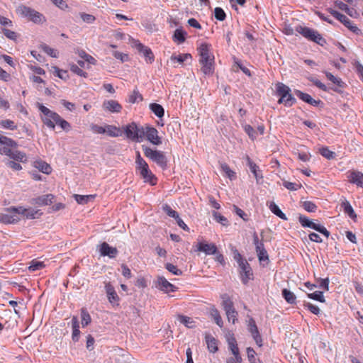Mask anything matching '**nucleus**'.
Returning <instances> with one entry per match:
<instances>
[{"label":"nucleus","instance_id":"obj_32","mask_svg":"<svg viewBox=\"0 0 363 363\" xmlns=\"http://www.w3.org/2000/svg\"><path fill=\"white\" fill-rule=\"evenodd\" d=\"M35 167L44 174H49L52 172V167L47 162L38 160L35 162Z\"/></svg>","mask_w":363,"mask_h":363},{"label":"nucleus","instance_id":"obj_56","mask_svg":"<svg viewBox=\"0 0 363 363\" xmlns=\"http://www.w3.org/2000/svg\"><path fill=\"white\" fill-rule=\"evenodd\" d=\"M54 74L57 76L59 78L66 80L69 75L68 72L66 70L60 69L57 67H53Z\"/></svg>","mask_w":363,"mask_h":363},{"label":"nucleus","instance_id":"obj_44","mask_svg":"<svg viewBox=\"0 0 363 363\" xmlns=\"http://www.w3.org/2000/svg\"><path fill=\"white\" fill-rule=\"evenodd\" d=\"M94 195H79L74 194V198L79 204L87 203L89 201L94 199Z\"/></svg>","mask_w":363,"mask_h":363},{"label":"nucleus","instance_id":"obj_23","mask_svg":"<svg viewBox=\"0 0 363 363\" xmlns=\"http://www.w3.org/2000/svg\"><path fill=\"white\" fill-rule=\"evenodd\" d=\"M197 250L203 252L206 255H215L217 252V247L213 243L199 242Z\"/></svg>","mask_w":363,"mask_h":363},{"label":"nucleus","instance_id":"obj_40","mask_svg":"<svg viewBox=\"0 0 363 363\" xmlns=\"http://www.w3.org/2000/svg\"><path fill=\"white\" fill-rule=\"evenodd\" d=\"M221 298L223 299L222 306L225 312L235 308L233 302L227 294H223Z\"/></svg>","mask_w":363,"mask_h":363},{"label":"nucleus","instance_id":"obj_34","mask_svg":"<svg viewBox=\"0 0 363 363\" xmlns=\"http://www.w3.org/2000/svg\"><path fill=\"white\" fill-rule=\"evenodd\" d=\"M186 35V33L184 30L177 28L174 30L173 40L178 44H182L185 41Z\"/></svg>","mask_w":363,"mask_h":363},{"label":"nucleus","instance_id":"obj_39","mask_svg":"<svg viewBox=\"0 0 363 363\" xmlns=\"http://www.w3.org/2000/svg\"><path fill=\"white\" fill-rule=\"evenodd\" d=\"M269 208L274 214H275L281 219L284 220H287V217L286 216V215L280 210L279 206L275 203L271 202L269 206Z\"/></svg>","mask_w":363,"mask_h":363},{"label":"nucleus","instance_id":"obj_43","mask_svg":"<svg viewBox=\"0 0 363 363\" xmlns=\"http://www.w3.org/2000/svg\"><path fill=\"white\" fill-rule=\"evenodd\" d=\"M143 99L142 94L135 89L128 96V102L131 104L142 101Z\"/></svg>","mask_w":363,"mask_h":363},{"label":"nucleus","instance_id":"obj_41","mask_svg":"<svg viewBox=\"0 0 363 363\" xmlns=\"http://www.w3.org/2000/svg\"><path fill=\"white\" fill-rule=\"evenodd\" d=\"M247 359L250 363H263L259 358H256L255 350L250 347L246 349Z\"/></svg>","mask_w":363,"mask_h":363},{"label":"nucleus","instance_id":"obj_15","mask_svg":"<svg viewBox=\"0 0 363 363\" xmlns=\"http://www.w3.org/2000/svg\"><path fill=\"white\" fill-rule=\"evenodd\" d=\"M247 329L256 344L259 347H262L263 345V340L261 335L259 334L255 320L252 318H250L248 320Z\"/></svg>","mask_w":363,"mask_h":363},{"label":"nucleus","instance_id":"obj_7","mask_svg":"<svg viewBox=\"0 0 363 363\" xmlns=\"http://www.w3.org/2000/svg\"><path fill=\"white\" fill-rule=\"evenodd\" d=\"M327 11L336 19L340 21L345 26L354 33L359 34L361 33L360 30L356 26L352 21H350L346 16L340 13V12L331 9H327Z\"/></svg>","mask_w":363,"mask_h":363},{"label":"nucleus","instance_id":"obj_46","mask_svg":"<svg viewBox=\"0 0 363 363\" xmlns=\"http://www.w3.org/2000/svg\"><path fill=\"white\" fill-rule=\"evenodd\" d=\"M81 318L83 327L88 325L91 321V315L85 308L81 309Z\"/></svg>","mask_w":363,"mask_h":363},{"label":"nucleus","instance_id":"obj_58","mask_svg":"<svg viewBox=\"0 0 363 363\" xmlns=\"http://www.w3.org/2000/svg\"><path fill=\"white\" fill-rule=\"evenodd\" d=\"M247 164L250 169V171L253 173L254 176L257 178L259 177L258 175V171H259V167L252 162L249 157H247Z\"/></svg>","mask_w":363,"mask_h":363},{"label":"nucleus","instance_id":"obj_59","mask_svg":"<svg viewBox=\"0 0 363 363\" xmlns=\"http://www.w3.org/2000/svg\"><path fill=\"white\" fill-rule=\"evenodd\" d=\"M165 268L167 269L169 272L172 273L174 275H182V271L177 268L176 265H174L171 263H167L165 264Z\"/></svg>","mask_w":363,"mask_h":363},{"label":"nucleus","instance_id":"obj_64","mask_svg":"<svg viewBox=\"0 0 363 363\" xmlns=\"http://www.w3.org/2000/svg\"><path fill=\"white\" fill-rule=\"evenodd\" d=\"M213 216L214 217V219L218 223H220V224H222L223 225H225V226L228 225V221L225 216H222L221 214H220L218 212H213Z\"/></svg>","mask_w":363,"mask_h":363},{"label":"nucleus","instance_id":"obj_52","mask_svg":"<svg viewBox=\"0 0 363 363\" xmlns=\"http://www.w3.org/2000/svg\"><path fill=\"white\" fill-rule=\"evenodd\" d=\"M303 306L305 308H307L311 313L315 315H319L320 313V309L318 306L313 305L310 302H304Z\"/></svg>","mask_w":363,"mask_h":363},{"label":"nucleus","instance_id":"obj_53","mask_svg":"<svg viewBox=\"0 0 363 363\" xmlns=\"http://www.w3.org/2000/svg\"><path fill=\"white\" fill-rule=\"evenodd\" d=\"M42 50L48 55H50L52 57H58V52L57 50L50 48L46 44H43L41 45Z\"/></svg>","mask_w":363,"mask_h":363},{"label":"nucleus","instance_id":"obj_47","mask_svg":"<svg viewBox=\"0 0 363 363\" xmlns=\"http://www.w3.org/2000/svg\"><path fill=\"white\" fill-rule=\"evenodd\" d=\"M45 267V264L43 262L38 261L37 259H33L30 262V266L28 267V269L30 272H35L40 269H43Z\"/></svg>","mask_w":363,"mask_h":363},{"label":"nucleus","instance_id":"obj_4","mask_svg":"<svg viewBox=\"0 0 363 363\" xmlns=\"http://www.w3.org/2000/svg\"><path fill=\"white\" fill-rule=\"evenodd\" d=\"M37 107L42 113L40 118L43 123L47 127L50 128L52 130H54L55 121H56V118H57L59 114L55 111L50 110L48 108H47L46 106L40 103L37 104Z\"/></svg>","mask_w":363,"mask_h":363},{"label":"nucleus","instance_id":"obj_8","mask_svg":"<svg viewBox=\"0 0 363 363\" xmlns=\"http://www.w3.org/2000/svg\"><path fill=\"white\" fill-rule=\"evenodd\" d=\"M131 43L132 46L144 56L147 63L152 64L155 61V55L149 47L144 45L138 40L135 39H132Z\"/></svg>","mask_w":363,"mask_h":363},{"label":"nucleus","instance_id":"obj_21","mask_svg":"<svg viewBox=\"0 0 363 363\" xmlns=\"http://www.w3.org/2000/svg\"><path fill=\"white\" fill-rule=\"evenodd\" d=\"M103 108L111 113H120L122 110V106L116 100H108L103 103Z\"/></svg>","mask_w":363,"mask_h":363},{"label":"nucleus","instance_id":"obj_6","mask_svg":"<svg viewBox=\"0 0 363 363\" xmlns=\"http://www.w3.org/2000/svg\"><path fill=\"white\" fill-rule=\"evenodd\" d=\"M18 12L35 23H42L46 21L45 17L38 11L26 6H20Z\"/></svg>","mask_w":363,"mask_h":363},{"label":"nucleus","instance_id":"obj_24","mask_svg":"<svg viewBox=\"0 0 363 363\" xmlns=\"http://www.w3.org/2000/svg\"><path fill=\"white\" fill-rule=\"evenodd\" d=\"M106 292L107 294L108 299L109 302L114 305L118 304L119 297L115 291L114 287L110 283H107L105 285Z\"/></svg>","mask_w":363,"mask_h":363},{"label":"nucleus","instance_id":"obj_25","mask_svg":"<svg viewBox=\"0 0 363 363\" xmlns=\"http://www.w3.org/2000/svg\"><path fill=\"white\" fill-rule=\"evenodd\" d=\"M201 65V71L203 72L204 75L211 76L214 73L215 66H214V60L213 61H203L199 62Z\"/></svg>","mask_w":363,"mask_h":363},{"label":"nucleus","instance_id":"obj_50","mask_svg":"<svg viewBox=\"0 0 363 363\" xmlns=\"http://www.w3.org/2000/svg\"><path fill=\"white\" fill-rule=\"evenodd\" d=\"M221 170L225 174V175L230 179H233L235 178V172H233L226 163L220 164Z\"/></svg>","mask_w":363,"mask_h":363},{"label":"nucleus","instance_id":"obj_10","mask_svg":"<svg viewBox=\"0 0 363 363\" xmlns=\"http://www.w3.org/2000/svg\"><path fill=\"white\" fill-rule=\"evenodd\" d=\"M298 220L303 227L312 228L322 233L326 238H328L330 235V232L323 225L313 223L305 216H300L298 217Z\"/></svg>","mask_w":363,"mask_h":363},{"label":"nucleus","instance_id":"obj_2","mask_svg":"<svg viewBox=\"0 0 363 363\" xmlns=\"http://www.w3.org/2000/svg\"><path fill=\"white\" fill-rule=\"evenodd\" d=\"M277 94L280 96L278 101L279 104H284L286 106H291L295 102L296 99L291 95L290 88L281 82L276 84Z\"/></svg>","mask_w":363,"mask_h":363},{"label":"nucleus","instance_id":"obj_13","mask_svg":"<svg viewBox=\"0 0 363 363\" xmlns=\"http://www.w3.org/2000/svg\"><path fill=\"white\" fill-rule=\"evenodd\" d=\"M197 50L200 56L199 62L215 60V57L211 52V45L210 44L207 43H201L197 48Z\"/></svg>","mask_w":363,"mask_h":363},{"label":"nucleus","instance_id":"obj_26","mask_svg":"<svg viewBox=\"0 0 363 363\" xmlns=\"http://www.w3.org/2000/svg\"><path fill=\"white\" fill-rule=\"evenodd\" d=\"M296 94L300 99L312 106H317L321 103L320 100H315L310 94L303 93L301 91H296Z\"/></svg>","mask_w":363,"mask_h":363},{"label":"nucleus","instance_id":"obj_14","mask_svg":"<svg viewBox=\"0 0 363 363\" xmlns=\"http://www.w3.org/2000/svg\"><path fill=\"white\" fill-rule=\"evenodd\" d=\"M17 147V143L11 138L0 135V154L9 155L12 147Z\"/></svg>","mask_w":363,"mask_h":363},{"label":"nucleus","instance_id":"obj_49","mask_svg":"<svg viewBox=\"0 0 363 363\" xmlns=\"http://www.w3.org/2000/svg\"><path fill=\"white\" fill-rule=\"evenodd\" d=\"M307 296L309 298H311V299H313V300H315V301H320L321 303H325V297L323 296V291H315L313 293H309V294H307Z\"/></svg>","mask_w":363,"mask_h":363},{"label":"nucleus","instance_id":"obj_55","mask_svg":"<svg viewBox=\"0 0 363 363\" xmlns=\"http://www.w3.org/2000/svg\"><path fill=\"white\" fill-rule=\"evenodd\" d=\"M283 186L290 191H296L301 187L300 183H294L288 181H284Z\"/></svg>","mask_w":363,"mask_h":363},{"label":"nucleus","instance_id":"obj_54","mask_svg":"<svg viewBox=\"0 0 363 363\" xmlns=\"http://www.w3.org/2000/svg\"><path fill=\"white\" fill-rule=\"evenodd\" d=\"M232 252L233 254V258L234 259L238 262V266H240L244 263L245 262H247L245 259H244L241 254L238 252V250L235 247L232 248Z\"/></svg>","mask_w":363,"mask_h":363},{"label":"nucleus","instance_id":"obj_62","mask_svg":"<svg viewBox=\"0 0 363 363\" xmlns=\"http://www.w3.org/2000/svg\"><path fill=\"white\" fill-rule=\"evenodd\" d=\"M228 320L229 322H232L233 324H235L238 320V312L235 311V309H233L231 311H228L225 312Z\"/></svg>","mask_w":363,"mask_h":363},{"label":"nucleus","instance_id":"obj_48","mask_svg":"<svg viewBox=\"0 0 363 363\" xmlns=\"http://www.w3.org/2000/svg\"><path fill=\"white\" fill-rule=\"evenodd\" d=\"M0 126L3 128L11 130H16L17 128V125H16L14 121L10 119L0 121Z\"/></svg>","mask_w":363,"mask_h":363},{"label":"nucleus","instance_id":"obj_57","mask_svg":"<svg viewBox=\"0 0 363 363\" xmlns=\"http://www.w3.org/2000/svg\"><path fill=\"white\" fill-rule=\"evenodd\" d=\"M79 16L82 20L86 23L91 24L96 21V17L91 14L82 12L79 13Z\"/></svg>","mask_w":363,"mask_h":363},{"label":"nucleus","instance_id":"obj_61","mask_svg":"<svg viewBox=\"0 0 363 363\" xmlns=\"http://www.w3.org/2000/svg\"><path fill=\"white\" fill-rule=\"evenodd\" d=\"M164 211L168 215L169 217L175 218V220L179 216L178 213L173 210L168 204H165L163 206Z\"/></svg>","mask_w":363,"mask_h":363},{"label":"nucleus","instance_id":"obj_35","mask_svg":"<svg viewBox=\"0 0 363 363\" xmlns=\"http://www.w3.org/2000/svg\"><path fill=\"white\" fill-rule=\"evenodd\" d=\"M177 319L188 328H194L196 326L195 321L190 317L178 315Z\"/></svg>","mask_w":363,"mask_h":363},{"label":"nucleus","instance_id":"obj_19","mask_svg":"<svg viewBox=\"0 0 363 363\" xmlns=\"http://www.w3.org/2000/svg\"><path fill=\"white\" fill-rule=\"evenodd\" d=\"M347 179L350 183L354 184L357 186H363V173L356 170L349 171Z\"/></svg>","mask_w":363,"mask_h":363},{"label":"nucleus","instance_id":"obj_60","mask_svg":"<svg viewBox=\"0 0 363 363\" xmlns=\"http://www.w3.org/2000/svg\"><path fill=\"white\" fill-rule=\"evenodd\" d=\"M302 206L308 212H315L317 209V206L311 201H304Z\"/></svg>","mask_w":363,"mask_h":363},{"label":"nucleus","instance_id":"obj_29","mask_svg":"<svg viewBox=\"0 0 363 363\" xmlns=\"http://www.w3.org/2000/svg\"><path fill=\"white\" fill-rule=\"evenodd\" d=\"M341 207L343 208V211L345 214L348 215L350 216V218H351L352 219H354L357 218V215L352 208V206H351L350 203L345 199L342 203H341Z\"/></svg>","mask_w":363,"mask_h":363},{"label":"nucleus","instance_id":"obj_63","mask_svg":"<svg viewBox=\"0 0 363 363\" xmlns=\"http://www.w3.org/2000/svg\"><path fill=\"white\" fill-rule=\"evenodd\" d=\"M215 18L220 21L225 19L226 15L223 9L220 7H216L214 10Z\"/></svg>","mask_w":363,"mask_h":363},{"label":"nucleus","instance_id":"obj_51","mask_svg":"<svg viewBox=\"0 0 363 363\" xmlns=\"http://www.w3.org/2000/svg\"><path fill=\"white\" fill-rule=\"evenodd\" d=\"M320 155L328 160H333L335 157V153L330 151L328 147H323L319 150Z\"/></svg>","mask_w":363,"mask_h":363},{"label":"nucleus","instance_id":"obj_30","mask_svg":"<svg viewBox=\"0 0 363 363\" xmlns=\"http://www.w3.org/2000/svg\"><path fill=\"white\" fill-rule=\"evenodd\" d=\"M105 133L110 137H118L122 135L120 128L113 125H105Z\"/></svg>","mask_w":363,"mask_h":363},{"label":"nucleus","instance_id":"obj_37","mask_svg":"<svg viewBox=\"0 0 363 363\" xmlns=\"http://www.w3.org/2000/svg\"><path fill=\"white\" fill-rule=\"evenodd\" d=\"M55 125H58L66 132H68L71 130L70 123L66 120L63 119L60 115L56 118V121H55Z\"/></svg>","mask_w":363,"mask_h":363},{"label":"nucleus","instance_id":"obj_17","mask_svg":"<svg viewBox=\"0 0 363 363\" xmlns=\"http://www.w3.org/2000/svg\"><path fill=\"white\" fill-rule=\"evenodd\" d=\"M146 138L155 145L162 144V138L159 136L157 130L154 127L147 125Z\"/></svg>","mask_w":363,"mask_h":363},{"label":"nucleus","instance_id":"obj_20","mask_svg":"<svg viewBox=\"0 0 363 363\" xmlns=\"http://www.w3.org/2000/svg\"><path fill=\"white\" fill-rule=\"evenodd\" d=\"M99 252L101 256H108L110 258H114L118 254V250L106 242L101 244Z\"/></svg>","mask_w":363,"mask_h":363},{"label":"nucleus","instance_id":"obj_5","mask_svg":"<svg viewBox=\"0 0 363 363\" xmlns=\"http://www.w3.org/2000/svg\"><path fill=\"white\" fill-rule=\"evenodd\" d=\"M135 170L139 173L145 182L150 183L152 186L157 184V179L150 169L149 165L146 161H143V162L136 164Z\"/></svg>","mask_w":363,"mask_h":363},{"label":"nucleus","instance_id":"obj_31","mask_svg":"<svg viewBox=\"0 0 363 363\" xmlns=\"http://www.w3.org/2000/svg\"><path fill=\"white\" fill-rule=\"evenodd\" d=\"M72 340L75 342L79 340V336L80 334L79 323L77 317L74 316L72 319Z\"/></svg>","mask_w":363,"mask_h":363},{"label":"nucleus","instance_id":"obj_45","mask_svg":"<svg viewBox=\"0 0 363 363\" xmlns=\"http://www.w3.org/2000/svg\"><path fill=\"white\" fill-rule=\"evenodd\" d=\"M282 296L286 301L289 303L292 304L296 302V297L295 294L286 289H284L282 290Z\"/></svg>","mask_w":363,"mask_h":363},{"label":"nucleus","instance_id":"obj_18","mask_svg":"<svg viewBox=\"0 0 363 363\" xmlns=\"http://www.w3.org/2000/svg\"><path fill=\"white\" fill-rule=\"evenodd\" d=\"M123 128L128 139L134 142H135V140H138V135L136 133L138 131V125L135 122L128 123L123 126Z\"/></svg>","mask_w":363,"mask_h":363},{"label":"nucleus","instance_id":"obj_36","mask_svg":"<svg viewBox=\"0 0 363 363\" xmlns=\"http://www.w3.org/2000/svg\"><path fill=\"white\" fill-rule=\"evenodd\" d=\"M188 59H191V54L184 53V54H179L178 55L173 54L170 57V60L172 62H178L180 65H182L184 63V62H185Z\"/></svg>","mask_w":363,"mask_h":363},{"label":"nucleus","instance_id":"obj_11","mask_svg":"<svg viewBox=\"0 0 363 363\" xmlns=\"http://www.w3.org/2000/svg\"><path fill=\"white\" fill-rule=\"evenodd\" d=\"M155 287L161 291L168 294L170 292H174L177 290V287L174 284H171L167 279L162 277L159 276L154 281Z\"/></svg>","mask_w":363,"mask_h":363},{"label":"nucleus","instance_id":"obj_27","mask_svg":"<svg viewBox=\"0 0 363 363\" xmlns=\"http://www.w3.org/2000/svg\"><path fill=\"white\" fill-rule=\"evenodd\" d=\"M208 350L211 353H215L218 350V340L211 334H206L205 336Z\"/></svg>","mask_w":363,"mask_h":363},{"label":"nucleus","instance_id":"obj_42","mask_svg":"<svg viewBox=\"0 0 363 363\" xmlns=\"http://www.w3.org/2000/svg\"><path fill=\"white\" fill-rule=\"evenodd\" d=\"M211 315L214 320L215 323L220 327L222 328L223 326V321L220 315L219 311L216 308H212L211 309Z\"/></svg>","mask_w":363,"mask_h":363},{"label":"nucleus","instance_id":"obj_9","mask_svg":"<svg viewBox=\"0 0 363 363\" xmlns=\"http://www.w3.org/2000/svg\"><path fill=\"white\" fill-rule=\"evenodd\" d=\"M18 208L17 207H10L6 209L4 213L0 214V222L4 224L16 223L19 221L20 217L18 211L13 210Z\"/></svg>","mask_w":363,"mask_h":363},{"label":"nucleus","instance_id":"obj_22","mask_svg":"<svg viewBox=\"0 0 363 363\" xmlns=\"http://www.w3.org/2000/svg\"><path fill=\"white\" fill-rule=\"evenodd\" d=\"M54 195L49 194L43 195L31 200V203L40 206L50 205L53 202Z\"/></svg>","mask_w":363,"mask_h":363},{"label":"nucleus","instance_id":"obj_33","mask_svg":"<svg viewBox=\"0 0 363 363\" xmlns=\"http://www.w3.org/2000/svg\"><path fill=\"white\" fill-rule=\"evenodd\" d=\"M6 156H9L10 158L13 159L16 161L21 162H25L27 161V157L26 155L21 151L15 150V151H10L9 155H6Z\"/></svg>","mask_w":363,"mask_h":363},{"label":"nucleus","instance_id":"obj_3","mask_svg":"<svg viewBox=\"0 0 363 363\" xmlns=\"http://www.w3.org/2000/svg\"><path fill=\"white\" fill-rule=\"evenodd\" d=\"M296 31L307 40L316 43L321 46L326 43L325 40L317 30L308 27L298 26L296 27Z\"/></svg>","mask_w":363,"mask_h":363},{"label":"nucleus","instance_id":"obj_1","mask_svg":"<svg viewBox=\"0 0 363 363\" xmlns=\"http://www.w3.org/2000/svg\"><path fill=\"white\" fill-rule=\"evenodd\" d=\"M142 149L146 157L155 162L162 169H166L167 160L165 154L162 151L154 150L145 145H142Z\"/></svg>","mask_w":363,"mask_h":363},{"label":"nucleus","instance_id":"obj_16","mask_svg":"<svg viewBox=\"0 0 363 363\" xmlns=\"http://www.w3.org/2000/svg\"><path fill=\"white\" fill-rule=\"evenodd\" d=\"M225 339L228 342V349L230 350L233 356H236L237 359L239 360L240 359V350L233 333L228 331L225 333Z\"/></svg>","mask_w":363,"mask_h":363},{"label":"nucleus","instance_id":"obj_28","mask_svg":"<svg viewBox=\"0 0 363 363\" xmlns=\"http://www.w3.org/2000/svg\"><path fill=\"white\" fill-rule=\"evenodd\" d=\"M18 208L15 209L16 211H18V215L23 216L28 219H33L35 218L36 214L38 213L39 211H35L33 208H26L23 206H18Z\"/></svg>","mask_w":363,"mask_h":363},{"label":"nucleus","instance_id":"obj_12","mask_svg":"<svg viewBox=\"0 0 363 363\" xmlns=\"http://www.w3.org/2000/svg\"><path fill=\"white\" fill-rule=\"evenodd\" d=\"M239 275L244 285H247L250 280L254 279L252 267L247 262H245L239 266Z\"/></svg>","mask_w":363,"mask_h":363},{"label":"nucleus","instance_id":"obj_38","mask_svg":"<svg viewBox=\"0 0 363 363\" xmlns=\"http://www.w3.org/2000/svg\"><path fill=\"white\" fill-rule=\"evenodd\" d=\"M150 109L154 113L158 118L164 116V108L159 104L152 103L150 104Z\"/></svg>","mask_w":363,"mask_h":363}]
</instances>
